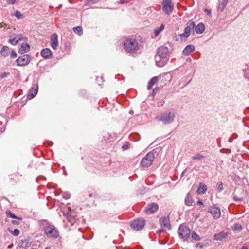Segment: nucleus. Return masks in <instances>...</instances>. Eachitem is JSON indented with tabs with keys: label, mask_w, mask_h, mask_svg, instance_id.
Here are the masks:
<instances>
[{
	"label": "nucleus",
	"mask_w": 249,
	"mask_h": 249,
	"mask_svg": "<svg viewBox=\"0 0 249 249\" xmlns=\"http://www.w3.org/2000/svg\"><path fill=\"white\" fill-rule=\"evenodd\" d=\"M23 38V36L21 35H16L13 38L9 39V43L13 45H16L18 43L19 41L22 40Z\"/></svg>",
	"instance_id": "nucleus-17"
},
{
	"label": "nucleus",
	"mask_w": 249,
	"mask_h": 249,
	"mask_svg": "<svg viewBox=\"0 0 249 249\" xmlns=\"http://www.w3.org/2000/svg\"><path fill=\"white\" fill-rule=\"evenodd\" d=\"M45 233H58V231L55 227L51 224H47L44 227Z\"/></svg>",
	"instance_id": "nucleus-11"
},
{
	"label": "nucleus",
	"mask_w": 249,
	"mask_h": 249,
	"mask_svg": "<svg viewBox=\"0 0 249 249\" xmlns=\"http://www.w3.org/2000/svg\"><path fill=\"white\" fill-rule=\"evenodd\" d=\"M207 190V186L202 183H200L199 184V187L197 190V193L199 194H203L206 192Z\"/></svg>",
	"instance_id": "nucleus-23"
},
{
	"label": "nucleus",
	"mask_w": 249,
	"mask_h": 249,
	"mask_svg": "<svg viewBox=\"0 0 249 249\" xmlns=\"http://www.w3.org/2000/svg\"><path fill=\"white\" fill-rule=\"evenodd\" d=\"M49 235L54 237V238H56L58 237L59 234H49Z\"/></svg>",
	"instance_id": "nucleus-45"
},
{
	"label": "nucleus",
	"mask_w": 249,
	"mask_h": 249,
	"mask_svg": "<svg viewBox=\"0 0 249 249\" xmlns=\"http://www.w3.org/2000/svg\"><path fill=\"white\" fill-rule=\"evenodd\" d=\"M217 189L220 191H221L222 190H223V184L222 182H219L217 184Z\"/></svg>",
	"instance_id": "nucleus-36"
},
{
	"label": "nucleus",
	"mask_w": 249,
	"mask_h": 249,
	"mask_svg": "<svg viewBox=\"0 0 249 249\" xmlns=\"http://www.w3.org/2000/svg\"><path fill=\"white\" fill-rule=\"evenodd\" d=\"M7 215L11 218H17V217L13 213H12L10 212H8L6 213Z\"/></svg>",
	"instance_id": "nucleus-37"
},
{
	"label": "nucleus",
	"mask_w": 249,
	"mask_h": 249,
	"mask_svg": "<svg viewBox=\"0 0 249 249\" xmlns=\"http://www.w3.org/2000/svg\"><path fill=\"white\" fill-rule=\"evenodd\" d=\"M179 238L183 239L184 241L189 237L190 234H178Z\"/></svg>",
	"instance_id": "nucleus-33"
},
{
	"label": "nucleus",
	"mask_w": 249,
	"mask_h": 249,
	"mask_svg": "<svg viewBox=\"0 0 249 249\" xmlns=\"http://www.w3.org/2000/svg\"><path fill=\"white\" fill-rule=\"evenodd\" d=\"M16 61L18 66H25L30 63V58L28 55H23L18 57Z\"/></svg>",
	"instance_id": "nucleus-9"
},
{
	"label": "nucleus",
	"mask_w": 249,
	"mask_h": 249,
	"mask_svg": "<svg viewBox=\"0 0 249 249\" xmlns=\"http://www.w3.org/2000/svg\"><path fill=\"white\" fill-rule=\"evenodd\" d=\"M234 199L235 200H241L240 198H239L236 197L235 196H234Z\"/></svg>",
	"instance_id": "nucleus-49"
},
{
	"label": "nucleus",
	"mask_w": 249,
	"mask_h": 249,
	"mask_svg": "<svg viewBox=\"0 0 249 249\" xmlns=\"http://www.w3.org/2000/svg\"><path fill=\"white\" fill-rule=\"evenodd\" d=\"M190 232L189 228L184 225H180L178 229V233H190Z\"/></svg>",
	"instance_id": "nucleus-21"
},
{
	"label": "nucleus",
	"mask_w": 249,
	"mask_h": 249,
	"mask_svg": "<svg viewBox=\"0 0 249 249\" xmlns=\"http://www.w3.org/2000/svg\"><path fill=\"white\" fill-rule=\"evenodd\" d=\"M164 29V25L163 24H161L160 27L156 28L154 31L155 36H157Z\"/></svg>",
	"instance_id": "nucleus-27"
},
{
	"label": "nucleus",
	"mask_w": 249,
	"mask_h": 249,
	"mask_svg": "<svg viewBox=\"0 0 249 249\" xmlns=\"http://www.w3.org/2000/svg\"><path fill=\"white\" fill-rule=\"evenodd\" d=\"M197 203L198 205H203L202 202L201 201H200V200L198 201Z\"/></svg>",
	"instance_id": "nucleus-47"
},
{
	"label": "nucleus",
	"mask_w": 249,
	"mask_h": 249,
	"mask_svg": "<svg viewBox=\"0 0 249 249\" xmlns=\"http://www.w3.org/2000/svg\"><path fill=\"white\" fill-rule=\"evenodd\" d=\"M159 88L158 87H156L153 90L152 92V95L154 96L155 94L159 91Z\"/></svg>",
	"instance_id": "nucleus-42"
},
{
	"label": "nucleus",
	"mask_w": 249,
	"mask_h": 249,
	"mask_svg": "<svg viewBox=\"0 0 249 249\" xmlns=\"http://www.w3.org/2000/svg\"><path fill=\"white\" fill-rule=\"evenodd\" d=\"M50 45L52 48L54 50L57 49L59 45L58 37L57 34H53L51 36Z\"/></svg>",
	"instance_id": "nucleus-10"
},
{
	"label": "nucleus",
	"mask_w": 249,
	"mask_h": 249,
	"mask_svg": "<svg viewBox=\"0 0 249 249\" xmlns=\"http://www.w3.org/2000/svg\"><path fill=\"white\" fill-rule=\"evenodd\" d=\"M154 155L152 152H149L147 155L142 159L141 165L142 167H148L150 166L154 159Z\"/></svg>",
	"instance_id": "nucleus-6"
},
{
	"label": "nucleus",
	"mask_w": 249,
	"mask_h": 249,
	"mask_svg": "<svg viewBox=\"0 0 249 249\" xmlns=\"http://www.w3.org/2000/svg\"><path fill=\"white\" fill-rule=\"evenodd\" d=\"M45 249H51L50 247H47Z\"/></svg>",
	"instance_id": "nucleus-50"
},
{
	"label": "nucleus",
	"mask_w": 249,
	"mask_h": 249,
	"mask_svg": "<svg viewBox=\"0 0 249 249\" xmlns=\"http://www.w3.org/2000/svg\"><path fill=\"white\" fill-rule=\"evenodd\" d=\"M204 158V156L200 154H195L194 156H193L192 158V159L194 160H202V159H203Z\"/></svg>",
	"instance_id": "nucleus-31"
},
{
	"label": "nucleus",
	"mask_w": 249,
	"mask_h": 249,
	"mask_svg": "<svg viewBox=\"0 0 249 249\" xmlns=\"http://www.w3.org/2000/svg\"><path fill=\"white\" fill-rule=\"evenodd\" d=\"M158 77L157 76L153 77L148 82L147 85V89L150 90L153 85L158 81Z\"/></svg>",
	"instance_id": "nucleus-24"
},
{
	"label": "nucleus",
	"mask_w": 249,
	"mask_h": 249,
	"mask_svg": "<svg viewBox=\"0 0 249 249\" xmlns=\"http://www.w3.org/2000/svg\"><path fill=\"white\" fill-rule=\"evenodd\" d=\"M202 245H201L200 244H197V245H196V248H200H200H202Z\"/></svg>",
	"instance_id": "nucleus-48"
},
{
	"label": "nucleus",
	"mask_w": 249,
	"mask_h": 249,
	"mask_svg": "<svg viewBox=\"0 0 249 249\" xmlns=\"http://www.w3.org/2000/svg\"><path fill=\"white\" fill-rule=\"evenodd\" d=\"M42 57L46 59H49L53 56V53L49 48L43 49L41 52Z\"/></svg>",
	"instance_id": "nucleus-16"
},
{
	"label": "nucleus",
	"mask_w": 249,
	"mask_h": 249,
	"mask_svg": "<svg viewBox=\"0 0 249 249\" xmlns=\"http://www.w3.org/2000/svg\"><path fill=\"white\" fill-rule=\"evenodd\" d=\"M9 74V72H3L0 75L1 78H3Z\"/></svg>",
	"instance_id": "nucleus-41"
},
{
	"label": "nucleus",
	"mask_w": 249,
	"mask_h": 249,
	"mask_svg": "<svg viewBox=\"0 0 249 249\" xmlns=\"http://www.w3.org/2000/svg\"><path fill=\"white\" fill-rule=\"evenodd\" d=\"M129 144L128 143H126V144H124L122 146V148L123 150H126L129 148Z\"/></svg>",
	"instance_id": "nucleus-39"
},
{
	"label": "nucleus",
	"mask_w": 249,
	"mask_h": 249,
	"mask_svg": "<svg viewBox=\"0 0 249 249\" xmlns=\"http://www.w3.org/2000/svg\"><path fill=\"white\" fill-rule=\"evenodd\" d=\"M17 0H7V3L9 4H14Z\"/></svg>",
	"instance_id": "nucleus-43"
},
{
	"label": "nucleus",
	"mask_w": 249,
	"mask_h": 249,
	"mask_svg": "<svg viewBox=\"0 0 249 249\" xmlns=\"http://www.w3.org/2000/svg\"><path fill=\"white\" fill-rule=\"evenodd\" d=\"M168 240V237H166L165 238V241H163L161 239H159V241L160 243V244H165L167 242Z\"/></svg>",
	"instance_id": "nucleus-38"
},
{
	"label": "nucleus",
	"mask_w": 249,
	"mask_h": 249,
	"mask_svg": "<svg viewBox=\"0 0 249 249\" xmlns=\"http://www.w3.org/2000/svg\"><path fill=\"white\" fill-rule=\"evenodd\" d=\"M73 31L75 33L80 35L82 33V28L81 26H77L73 28Z\"/></svg>",
	"instance_id": "nucleus-30"
},
{
	"label": "nucleus",
	"mask_w": 249,
	"mask_h": 249,
	"mask_svg": "<svg viewBox=\"0 0 249 249\" xmlns=\"http://www.w3.org/2000/svg\"><path fill=\"white\" fill-rule=\"evenodd\" d=\"M160 223L161 228L157 231L156 233H161L165 232L167 230L171 228V224L170 223L169 218L168 217H162L160 219Z\"/></svg>",
	"instance_id": "nucleus-4"
},
{
	"label": "nucleus",
	"mask_w": 249,
	"mask_h": 249,
	"mask_svg": "<svg viewBox=\"0 0 249 249\" xmlns=\"http://www.w3.org/2000/svg\"><path fill=\"white\" fill-rule=\"evenodd\" d=\"M10 52V56L11 58H14L17 56L16 53L14 50H11Z\"/></svg>",
	"instance_id": "nucleus-35"
},
{
	"label": "nucleus",
	"mask_w": 249,
	"mask_h": 249,
	"mask_svg": "<svg viewBox=\"0 0 249 249\" xmlns=\"http://www.w3.org/2000/svg\"><path fill=\"white\" fill-rule=\"evenodd\" d=\"M209 212L214 218L217 219L220 216L221 212L220 209L216 206H213L209 208Z\"/></svg>",
	"instance_id": "nucleus-12"
},
{
	"label": "nucleus",
	"mask_w": 249,
	"mask_h": 249,
	"mask_svg": "<svg viewBox=\"0 0 249 249\" xmlns=\"http://www.w3.org/2000/svg\"><path fill=\"white\" fill-rule=\"evenodd\" d=\"M227 234H215L214 239L216 240H221L227 237Z\"/></svg>",
	"instance_id": "nucleus-29"
},
{
	"label": "nucleus",
	"mask_w": 249,
	"mask_h": 249,
	"mask_svg": "<svg viewBox=\"0 0 249 249\" xmlns=\"http://www.w3.org/2000/svg\"><path fill=\"white\" fill-rule=\"evenodd\" d=\"M145 224V220L143 218H138L130 223L131 227L135 230L142 229Z\"/></svg>",
	"instance_id": "nucleus-8"
},
{
	"label": "nucleus",
	"mask_w": 249,
	"mask_h": 249,
	"mask_svg": "<svg viewBox=\"0 0 249 249\" xmlns=\"http://www.w3.org/2000/svg\"><path fill=\"white\" fill-rule=\"evenodd\" d=\"M192 235V238L196 241H198L200 240V238L198 236V234H191Z\"/></svg>",
	"instance_id": "nucleus-34"
},
{
	"label": "nucleus",
	"mask_w": 249,
	"mask_h": 249,
	"mask_svg": "<svg viewBox=\"0 0 249 249\" xmlns=\"http://www.w3.org/2000/svg\"><path fill=\"white\" fill-rule=\"evenodd\" d=\"M32 241L29 237L24 238L21 239L20 247L23 249H26L30 246Z\"/></svg>",
	"instance_id": "nucleus-14"
},
{
	"label": "nucleus",
	"mask_w": 249,
	"mask_h": 249,
	"mask_svg": "<svg viewBox=\"0 0 249 249\" xmlns=\"http://www.w3.org/2000/svg\"><path fill=\"white\" fill-rule=\"evenodd\" d=\"M10 51V49L8 46H4L0 51V54L2 56L7 57L9 55Z\"/></svg>",
	"instance_id": "nucleus-20"
},
{
	"label": "nucleus",
	"mask_w": 249,
	"mask_h": 249,
	"mask_svg": "<svg viewBox=\"0 0 249 249\" xmlns=\"http://www.w3.org/2000/svg\"><path fill=\"white\" fill-rule=\"evenodd\" d=\"M175 114L173 111H165L157 115L156 119L162 122L164 124H169L173 123L175 120Z\"/></svg>",
	"instance_id": "nucleus-2"
},
{
	"label": "nucleus",
	"mask_w": 249,
	"mask_h": 249,
	"mask_svg": "<svg viewBox=\"0 0 249 249\" xmlns=\"http://www.w3.org/2000/svg\"><path fill=\"white\" fill-rule=\"evenodd\" d=\"M195 50V47L192 45H187L183 50L182 53L185 55H189Z\"/></svg>",
	"instance_id": "nucleus-18"
},
{
	"label": "nucleus",
	"mask_w": 249,
	"mask_h": 249,
	"mask_svg": "<svg viewBox=\"0 0 249 249\" xmlns=\"http://www.w3.org/2000/svg\"><path fill=\"white\" fill-rule=\"evenodd\" d=\"M15 15L18 18H20L22 17V15L20 13V12L18 11H16Z\"/></svg>",
	"instance_id": "nucleus-40"
},
{
	"label": "nucleus",
	"mask_w": 249,
	"mask_h": 249,
	"mask_svg": "<svg viewBox=\"0 0 249 249\" xmlns=\"http://www.w3.org/2000/svg\"><path fill=\"white\" fill-rule=\"evenodd\" d=\"M187 169H185V170L182 172V174H181V177H183V176L184 175V174L186 173V172H187Z\"/></svg>",
	"instance_id": "nucleus-46"
},
{
	"label": "nucleus",
	"mask_w": 249,
	"mask_h": 249,
	"mask_svg": "<svg viewBox=\"0 0 249 249\" xmlns=\"http://www.w3.org/2000/svg\"><path fill=\"white\" fill-rule=\"evenodd\" d=\"M205 27L202 23H198L196 26H195L194 30L198 34H202L205 30Z\"/></svg>",
	"instance_id": "nucleus-19"
},
{
	"label": "nucleus",
	"mask_w": 249,
	"mask_h": 249,
	"mask_svg": "<svg viewBox=\"0 0 249 249\" xmlns=\"http://www.w3.org/2000/svg\"><path fill=\"white\" fill-rule=\"evenodd\" d=\"M232 230L234 232H240L242 229V226L240 224L236 223L232 227Z\"/></svg>",
	"instance_id": "nucleus-26"
},
{
	"label": "nucleus",
	"mask_w": 249,
	"mask_h": 249,
	"mask_svg": "<svg viewBox=\"0 0 249 249\" xmlns=\"http://www.w3.org/2000/svg\"><path fill=\"white\" fill-rule=\"evenodd\" d=\"M74 213L73 212L71 211V210L66 213V216L67 217V219L70 222L72 221V219L73 218H74Z\"/></svg>",
	"instance_id": "nucleus-28"
},
{
	"label": "nucleus",
	"mask_w": 249,
	"mask_h": 249,
	"mask_svg": "<svg viewBox=\"0 0 249 249\" xmlns=\"http://www.w3.org/2000/svg\"><path fill=\"white\" fill-rule=\"evenodd\" d=\"M185 204L188 206L192 205L193 200L192 197L190 195L189 193H188L186 196L185 199Z\"/></svg>",
	"instance_id": "nucleus-25"
},
{
	"label": "nucleus",
	"mask_w": 249,
	"mask_h": 249,
	"mask_svg": "<svg viewBox=\"0 0 249 249\" xmlns=\"http://www.w3.org/2000/svg\"><path fill=\"white\" fill-rule=\"evenodd\" d=\"M162 10L167 15H170L174 9V4L171 0H163L162 2Z\"/></svg>",
	"instance_id": "nucleus-7"
},
{
	"label": "nucleus",
	"mask_w": 249,
	"mask_h": 249,
	"mask_svg": "<svg viewBox=\"0 0 249 249\" xmlns=\"http://www.w3.org/2000/svg\"><path fill=\"white\" fill-rule=\"evenodd\" d=\"M157 66L163 67L169 60V49L167 47L161 46L157 49L155 58Z\"/></svg>",
	"instance_id": "nucleus-1"
},
{
	"label": "nucleus",
	"mask_w": 249,
	"mask_h": 249,
	"mask_svg": "<svg viewBox=\"0 0 249 249\" xmlns=\"http://www.w3.org/2000/svg\"><path fill=\"white\" fill-rule=\"evenodd\" d=\"M195 26V22L192 20H190L184 29V33L179 35L180 38L182 39L187 38L189 36L191 32L193 31Z\"/></svg>",
	"instance_id": "nucleus-5"
},
{
	"label": "nucleus",
	"mask_w": 249,
	"mask_h": 249,
	"mask_svg": "<svg viewBox=\"0 0 249 249\" xmlns=\"http://www.w3.org/2000/svg\"><path fill=\"white\" fill-rule=\"evenodd\" d=\"M19 231L18 229H15L14 230V231L12 232V233H19Z\"/></svg>",
	"instance_id": "nucleus-44"
},
{
	"label": "nucleus",
	"mask_w": 249,
	"mask_h": 249,
	"mask_svg": "<svg viewBox=\"0 0 249 249\" xmlns=\"http://www.w3.org/2000/svg\"><path fill=\"white\" fill-rule=\"evenodd\" d=\"M158 208L159 206L158 204L155 203H153L148 205L146 208L145 210L147 213H153L157 211Z\"/></svg>",
	"instance_id": "nucleus-15"
},
{
	"label": "nucleus",
	"mask_w": 249,
	"mask_h": 249,
	"mask_svg": "<svg viewBox=\"0 0 249 249\" xmlns=\"http://www.w3.org/2000/svg\"><path fill=\"white\" fill-rule=\"evenodd\" d=\"M30 49V46L28 44H22L18 50L20 54H24L27 52Z\"/></svg>",
	"instance_id": "nucleus-22"
},
{
	"label": "nucleus",
	"mask_w": 249,
	"mask_h": 249,
	"mask_svg": "<svg viewBox=\"0 0 249 249\" xmlns=\"http://www.w3.org/2000/svg\"><path fill=\"white\" fill-rule=\"evenodd\" d=\"M38 85L37 84L34 85L32 88L29 90L27 98L29 99H31L35 97L38 92Z\"/></svg>",
	"instance_id": "nucleus-13"
},
{
	"label": "nucleus",
	"mask_w": 249,
	"mask_h": 249,
	"mask_svg": "<svg viewBox=\"0 0 249 249\" xmlns=\"http://www.w3.org/2000/svg\"><path fill=\"white\" fill-rule=\"evenodd\" d=\"M14 235H16V236H17V235H18V234H14Z\"/></svg>",
	"instance_id": "nucleus-51"
},
{
	"label": "nucleus",
	"mask_w": 249,
	"mask_h": 249,
	"mask_svg": "<svg viewBox=\"0 0 249 249\" xmlns=\"http://www.w3.org/2000/svg\"><path fill=\"white\" fill-rule=\"evenodd\" d=\"M138 42L134 38H128L124 43V48L125 51L129 53L136 52L138 49Z\"/></svg>",
	"instance_id": "nucleus-3"
},
{
	"label": "nucleus",
	"mask_w": 249,
	"mask_h": 249,
	"mask_svg": "<svg viewBox=\"0 0 249 249\" xmlns=\"http://www.w3.org/2000/svg\"><path fill=\"white\" fill-rule=\"evenodd\" d=\"M227 0H223L219 4L218 8L220 9L221 10H223V9L227 5Z\"/></svg>",
	"instance_id": "nucleus-32"
}]
</instances>
